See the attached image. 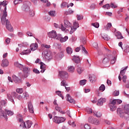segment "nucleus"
Segmentation results:
<instances>
[{
  "mask_svg": "<svg viewBox=\"0 0 129 129\" xmlns=\"http://www.w3.org/2000/svg\"><path fill=\"white\" fill-rule=\"evenodd\" d=\"M109 62V58L108 57H105L103 59V63L104 64H107Z\"/></svg>",
  "mask_w": 129,
  "mask_h": 129,
  "instance_id": "nucleus-46",
  "label": "nucleus"
},
{
  "mask_svg": "<svg viewBox=\"0 0 129 129\" xmlns=\"http://www.w3.org/2000/svg\"><path fill=\"white\" fill-rule=\"evenodd\" d=\"M111 26H112L111 23H107V25L104 27V30H105V31H108V30H109V29L111 28Z\"/></svg>",
  "mask_w": 129,
  "mask_h": 129,
  "instance_id": "nucleus-38",
  "label": "nucleus"
},
{
  "mask_svg": "<svg viewBox=\"0 0 129 129\" xmlns=\"http://www.w3.org/2000/svg\"><path fill=\"white\" fill-rule=\"evenodd\" d=\"M106 101V99L104 98H101L98 100V102L97 103V105L99 106H101L102 105H103V103Z\"/></svg>",
  "mask_w": 129,
  "mask_h": 129,
  "instance_id": "nucleus-20",
  "label": "nucleus"
},
{
  "mask_svg": "<svg viewBox=\"0 0 129 129\" xmlns=\"http://www.w3.org/2000/svg\"><path fill=\"white\" fill-rule=\"evenodd\" d=\"M59 76L61 78H63V79H66V78H68V73L65 71H61L59 72Z\"/></svg>",
  "mask_w": 129,
  "mask_h": 129,
  "instance_id": "nucleus-18",
  "label": "nucleus"
},
{
  "mask_svg": "<svg viewBox=\"0 0 129 129\" xmlns=\"http://www.w3.org/2000/svg\"><path fill=\"white\" fill-rule=\"evenodd\" d=\"M82 19H83V16H82L81 15H77L78 21H80V20H82Z\"/></svg>",
  "mask_w": 129,
  "mask_h": 129,
  "instance_id": "nucleus-64",
  "label": "nucleus"
},
{
  "mask_svg": "<svg viewBox=\"0 0 129 129\" xmlns=\"http://www.w3.org/2000/svg\"><path fill=\"white\" fill-rule=\"evenodd\" d=\"M128 67H126L124 69L121 70L120 72V75L118 76V79L119 81H121V77L120 76H124V74H125V71H126V70L127 69Z\"/></svg>",
  "mask_w": 129,
  "mask_h": 129,
  "instance_id": "nucleus-16",
  "label": "nucleus"
},
{
  "mask_svg": "<svg viewBox=\"0 0 129 129\" xmlns=\"http://www.w3.org/2000/svg\"><path fill=\"white\" fill-rule=\"evenodd\" d=\"M84 70H85L84 68L81 66L78 67V68H77V72L78 74H79V75H80L81 74H82V73L84 72Z\"/></svg>",
  "mask_w": 129,
  "mask_h": 129,
  "instance_id": "nucleus-23",
  "label": "nucleus"
},
{
  "mask_svg": "<svg viewBox=\"0 0 129 129\" xmlns=\"http://www.w3.org/2000/svg\"><path fill=\"white\" fill-rule=\"evenodd\" d=\"M92 26H93V27H94L95 28H99V24L98 23H92Z\"/></svg>",
  "mask_w": 129,
  "mask_h": 129,
  "instance_id": "nucleus-53",
  "label": "nucleus"
},
{
  "mask_svg": "<svg viewBox=\"0 0 129 129\" xmlns=\"http://www.w3.org/2000/svg\"><path fill=\"white\" fill-rule=\"evenodd\" d=\"M30 49L31 51H35L38 49V43H32L30 45Z\"/></svg>",
  "mask_w": 129,
  "mask_h": 129,
  "instance_id": "nucleus-26",
  "label": "nucleus"
},
{
  "mask_svg": "<svg viewBox=\"0 0 129 129\" xmlns=\"http://www.w3.org/2000/svg\"><path fill=\"white\" fill-rule=\"evenodd\" d=\"M66 51L69 55H71V54L73 53V49L70 46L67 47L66 49Z\"/></svg>",
  "mask_w": 129,
  "mask_h": 129,
  "instance_id": "nucleus-29",
  "label": "nucleus"
},
{
  "mask_svg": "<svg viewBox=\"0 0 129 129\" xmlns=\"http://www.w3.org/2000/svg\"><path fill=\"white\" fill-rule=\"evenodd\" d=\"M104 9H106V10H109L110 9V5L109 4H106L103 6Z\"/></svg>",
  "mask_w": 129,
  "mask_h": 129,
  "instance_id": "nucleus-51",
  "label": "nucleus"
},
{
  "mask_svg": "<svg viewBox=\"0 0 129 129\" xmlns=\"http://www.w3.org/2000/svg\"><path fill=\"white\" fill-rule=\"evenodd\" d=\"M9 60L7 59V58H5V59H4L3 60H2V63L1 64V66L2 67H8V66H9Z\"/></svg>",
  "mask_w": 129,
  "mask_h": 129,
  "instance_id": "nucleus-22",
  "label": "nucleus"
},
{
  "mask_svg": "<svg viewBox=\"0 0 129 129\" xmlns=\"http://www.w3.org/2000/svg\"><path fill=\"white\" fill-rule=\"evenodd\" d=\"M0 118H5L6 120H8V116H7V114L5 113V111L3 109H0Z\"/></svg>",
  "mask_w": 129,
  "mask_h": 129,
  "instance_id": "nucleus-17",
  "label": "nucleus"
},
{
  "mask_svg": "<svg viewBox=\"0 0 129 129\" xmlns=\"http://www.w3.org/2000/svg\"><path fill=\"white\" fill-rule=\"evenodd\" d=\"M86 110L89 114L92 113V109L91 108H86Z\"/></svg>",
  "mask_w": 129,
  "mask_h": 129,
  "instance_id": "nucleus-58",
  "label": "nucleus"
},
{
  "mask_svg": "<svg viewBox=\"0 0 129 129\" xmlns=\"http://www.w3.org/2000/svg\"><path fill=\"white\" fill-rule=\"evenodd\" d=\"M54 28H56V29H60L62 32H65L66 31V28L64 27V25L63 24H60V25H58V24L54 23Z\"/></svg>",
  "mask_w": 129,
  "mask_h": 129,
  "instance_id": "nucleus-14",
  "label": "nucleus"
},
{
  "mask_svg": "<svg viewBox=\"0 0 129 129\" xmlns=\"http://www.w3.org/2000/svg\"><path fill=\"white\" fill-rule=\"evenodd\" d=\"M110 109L111 111H114L115 109H116V107H115V105H109Z\"/></svg>",
  "mask_w": 129,
  "mask_h": 129,
  "instance_id": "nucleus-45",
  "label": "nucleus"
},
{
  "mask_svg": "<svg viewBox=\"0 0 129 129\" xmlns=\"http://www.w3.org/2000/svg\"><path fill=\"white\" fill-rule=\"evenodd\" d=\"M41 73H44L46 71V66L42 62H40Z\"/></svg>",
  "mask_w": 129,
  "mask_h": 129,
  "instance_id": "nucleus-28",
  "label": "nucleus"
},
{
  "mask_svg": "<svg viewBox=\"0 0 129 129\" xmlns=\"http://www.w3.org/2000/svg\"><path fill=\"white\" fill-rule=\"evenodd\" d=\"M12 78L13 79V81L15 83H21V80L20 78H19L18 77H17L16 75H14L12 76Z\"/></svg>",
  "mask_w": 129,
  "mask_h": 129,
  "instance_id": "nucleus-25",
  "label": "nucleus"
},
{
  "mask_svg": "<svg viewBox=\"0 0 129 129\" xmlns=\"http://www.w3.org/2000/svg\"><path fill=\"white\" fill-rule=\"evenodd\" d=\"M21 95L22 97V100H25V99H28V98L29 97V94L27 92L23 93V94Z\"/></svg>",
  "mask_w": 129,
  "mask_h": 129,
  "instance_id": "nucleus-30",
  "label": "nucleus"
},
{
  "mask_svg": "<svg viewBox=\"0 0 129 129\" xmlns=\"http://www.w3.org/2000/svg\"><path fill=\"white\" fill-rule=\"evenodd\" d=\"M78 28H79V23H78V22L75 21L73 26H72L71 30L70 31V34H73Z\"/></svg>",
  "mask_w": 129,
  "mask_h": 129,
  "instance_id": "nucleus-7",
  "label": "nucleus"
},
{
  "mask_svg": "<svg viewBox=\"0 0 129 129\" xmlns=\"http://www.w3.org/2000/svg\"><path fill=\"white\" fill-rule=\"evenodd\" d=\"M55 109L58 112L62 113V114H64V113H65V111H62V109H61V107L59 106H56Z\"/></svg>",
  "mask_w": 129,
  "mask_h": 129,
  "instance_id": "nucleus-37",
  "label": "nucleus"
},
{
  "mask_svg": "<svg viewBox=\"0 0 129 129\" xmlns=\"http://www.w3.org/2000/svg\"><path fill=\"white\" fill-rule=\"evenodd\" d=\"M7 103L8 102L5 100H0V109H3L4 107L6 106Z\"/></svg>",
  "mask_w": 129,
  "mask_h": 129,
  "instance_id": "nucleus-27",
  "label": "nucleus"
},
{
  "mask_svg": "<svg viewBox=\"0 0 129 129\" xmlns=\"http://www.w3.org/2000/svg\"><path fill=\"white\" fill-rule=\"evenodd\" d=\"M60 85L61 86H64L66 87V86H68V85L67 84V83H66V81L65 80H62L60 83Z\"/></svg>",
  "mask_w": 129,
  "mask_h": 129,
  "instance_id": "nucleus-48",
  "label": "nucleus"
},
{
  "mask_svg": "<svg viewBox=\"0 0 129 129\" xmlns=\"http://www.w3.org/2000/svg\"><path fill=\"white\" fill-rule=\"evenodd\" d=\"M7 98L8 100H9L11 102H13L14 104H15V101H14V98H13V96H12V95H11V94H7Z\"/></svg>",
  "mask_w": 129,
  "mask_h": 129,
  "instance_id": "nucleus-31",
  "label": "nucleus"
},
{
  "mask_svg": "<svg viewBox=\"0 0 129 129\" xmlns=\"http://www.w3.org/2000/svg\"><path fill=\"white\" fill-rule=\"evenodd\" d=\"M32 124H33V122L32 121L28 120L26 121V128H30L31 126H32Z\"/></svg>",
  "mask_w": 129,
  "mask_h": 129,
  "instance_id": "nucleus-33",
  "label": "nucleus"
},
{
  "mask_svg": "<svg viewBox=\"0 0 129 129\" xmlns=\"http://www.w3.org/2000/svg\"><path fill=\"white\" fill-rule=\"evenodd\" d=\"M28 108L30 113H34V107L33 106L32 102H29L28 103Z\"/></svg>",
  "mask_w": 129,
  "mask_h": 129,
  "instance_id": "nucleus-19",
  "label": "nucleus"
},
{
  "mask_svg": "<svg viewBox=\"0 0 129 129\" xmlns=\"http://www.w3.org/2000/svg\"><path fill=\"white\" fill-rule=\"evenodd\" d=\"M48 14L51 17H55L56 16V12L54 11H50L49 12H48Z\"/></svg>",
  "mask_w": 129,
  "mask_h": 129,
  "instance_id": "nucleus-42",
  "label": "nucleus"
},
{
  "mask_svg": "<svg viewBox=\"0 0 129 129\" xmlns=\"http://www.w3.org/2000/svg\"><path fill=\"white\" fill-rule=\"evenodd\" d=\"M82 50L83 53H84L85 54H87V51H86V49H85V47H84L83 45H81L80 47H77L75 49L76 52H79L80 50Z\"/></svg>",
  "mask_w": 129,
  "mask_h": 129,
  "instance_id": "nucleus-12",
  "label": "nucleus"
},
{
  "mask_svg": "<svg viewBox=\"0 0 129 129\" xmlns=\"http://www.w3.org/2000/svg\"><path fill=\"white\" fill-rule=\"evenodd\" d=\"M48 36L49 38L55 39V38H57L58 35H57V32L56 31L52 30L48 33Z\"/></svg>",
  "mask_w": 129,
  "mask_h": 129,
  "instance_id": "nucleus-11",
  "label": "nucleus"
},
{
  "mask_svg": "<svg viewBox=\"0 0 129 129\" xmlns=\"http://www.w3.org/2000/svg\"><path fill=\"white\" fill-rule=\"evenodd\" d=\"M55 93L57 94V95H58V96H60V97H61L62 99H63L64 97H63V95H62V94H61V92L60 91H56Z\"/></svg>",
  "mask_w": 129,
  "mask_h": 129,
  "instance_id": "nucleus-49",
  "label": "nucleus"
},
{
  "mask_svg": "<svg viewBox=\"0 0 129 129\" xmlns=\"http://www.w3.org/2000/svg\"><path fill=\"white\" fill-rule=\"evenodd\" d=\"M14 65L15 67H17L21 69L24 73V77L25 78H27L29 76V68L24 66L23 64L19 63V62L17 61L14 63Z\"/></svg>",
  "mask_w": 129,
  "mask_h": 129,
  "instance_id": "nucleus-1",
  "label": "nucleus"
},
{
  "mask_svg": "<svg viewBox=\"0 0 129 129\" xmlns=\"http://www.w3.org/2000/svg\"><path fill=\"white\" fill-rule=\"evenodd\" d=\"M5 20H4V22L3 23V21L1 20V22L2 25H6V28L8 31H10V32H13V27H12V25H11V24H10V21H9V20H7V17H5Z\"/></svg>",
  "mask_w": 129,
  "mask_h": 129,
  "instance_id": "nucleus-6",
  "label": "nucleus"
},
{
  "mask_svg": "<svg viewBox=\"0 0 129 129\" xmlns=\"http://www.w3.org/2000/svg\"><path fill=\"white\" fill-rule=\"evenodd\" d=\"M112 8V9H115V8L117 7V5L114 3H111L110 5V7Z\"/></svg>",
  "mask_w": 129,
  "mask_h": 129,
  "instance_id": "nucleus-54",
  "label": "nucleus"
},
{
  "mask_svg": "<svg viewBox=\"0 0 129 129\" xmlns=\"http://www.w3.org/2000/svg\"><path fill=\"white\" fill-rule=\"evenodd\" d=\"M73 60H74V62H75V63H80V58H79V56L74 55Z\"/></svg>",
  "mask_w": 129,
  "mask_h": 129,
  "instance_id": "nucleus-34",
  "label": "nucleus"
},
{
  "mask_svg": "<svg viewBox=\"0 0 129 129\" xmlns=\"http://www.w3.org/2000/svg\"><path fill=\"white\" fill-rule=\"evenodd\" d=\"M86 82H87V80L84 79L80 81V85L81 86L85 85L86 84Z\"/></svg>",
  "mask_w": 129,
  "mask_h": 129,
  "instance_id": "nucleus-44",
  "label": "nucleus"
},
{
  "mask_svg": "<svg viewBox=\"0 0 129 129\" xmlns=\"http://www.w3.org/2000/svg\"><path fill=\"white\" fill-rule=\"evenodd\" d=\"M67 7L68 9L69 8V5H68V3L67 2H62L60 4V8L61 9H65Z\"/></svg>",
  "mask_w": 129,
  "mask_h": 129,
  "instance_id": "nucleus-32",
  "label": "nucleus"
},
{
  "mask_svg": "<svg viewBox=\"0 0 129 129\" xmlns=\"http://www.w3.org/2000/svg\"><path fill=\"white\" fill-rule=\"evenodd\" d=\"M0 3L1 4L2 8L4 9V14L2 17L1 18L2 23H4L5 22V20H6L5 17H8V14H7V5H8V3H7V1H6Z\"/></svg>",
  "mask_w": 129,
  "mask_h": 129,
  "instance_id": "nucleus-4",
  "label": "nucleus"
},
{
  "mask_svg": "<svg viewBox=\"0 0 129 129\" xmlns=\"http://www.w3.org/2000/svg\"><path fill=\"white\" fill-rule=\"evenodd\" d=\"M64 27L66 28V31H63L65 33H68L71 31L72 29V24L67 20H64Z\"/></svg>",
  "mask_w": 129,
  "mask_h": 129,
  "instance_id": "nucleus-5",
  "label": "nucleus"
},
{
  "mask_svg": "<svg viewBox=\"0 0 129 129\" xmlns=\"http://www.w3.org/2000/svg\"><path fill=\"white\" fill-rule=\"evenodd\" d=\"M18 121L20 123V127L21 128H24L25 127H27L26 126V122L24 121V120L23 119V117H22V115H19L18 116Z\"/></svg>",
  "mask_w": 129,
  "mask_h": 129,
  "instance_id": "nucleus-8",
  "label": "nucleus"
},
{
  "mask_svg": "<svg viewBox=\"0 0 129 129\" xmlns=\"http://www.w3.org/2000/svg\"><path fill=\"white\" fill-rule=\"evenodd\" d=\"M5 110L6 113L7 115H9V116H12V115H14V111L8 109H5Z\"/></svg>",
  "mask_w": 129,
  "mask_h": 129,
  "instance_id": "nucleus-35",
  "label": "nucleus"
},
{
  "mask_svg": "<svg viewBox=\"0 0 129 129\" xmlns=\"http://www.w3.org/2000/svg\"><path fill=\"white\" fill-rule=\"evenodd\" d=\"M57 40H59L60 43H64L68 40V36H66L64 37L62 36V35L59 34H57V37L56 38Z\"/></svg>",
  "mask_w": 129,
  "mask_h": 129,
  "instance_id": "nucleus-10",
  "label": "nucleus"
},
{
  "mask_svg": "<svg viewBox=\"0 0 129 129\" xmlns=\"http://www.w3.org/2000/svg\"><path fill=\"white\" fill-rule=\"evenodd\" d=\"M42 57L44 61H47V62H49V61H51V60L53 59V56H52V52H51V51L48 49L44 50L42 52Z\"/></svg>",
  "mask_w": 129,
  "mask_h": 129,
  "instance_id": "nucleus-3",
  "label": "nucleus"
},
{
  "mask_svg": "<svg viewBox=\"0 0 129 129\" xmlns=\"http://www.w3.org/2000/svg\"><path fill=\"white\" fill-rule=\"evenodd\" d=\"M84 128L85 129H91V127L90 126V125H89L88 124H85L84 125Z\"/></svg>",
  "mask_w": 129,
  "mask_h": 129,
  "instance_id": "nucleus-61",
  "label": "nucleus"
},
{
  "mask_svg": "<svg viewBox=\"0 0 129 129\" xmlns=\"http://www.w3.org/2000/svg\"><path fill=\"white\" fill-rule=\"evenodd\" d=\"M16 92L19 94H22L24 92V89L23 88H17L16 89Z\"/></svg>",
  "mask_w": 129,
  "mask_h": 129,
  "instance_id": "nucleus-43",
  "label": "nucleus"
},
{
  "mask_svg": "<svg viewBox=\"0 0 129 129\" xmlns=\"http://www.w3.org/2000/svg\"><path fill=\"white\" fill-rule=\"evenodd\" d=\"M123 112H122V109L120 108L117 109V113L119 115L120 117H123L124 116V113L129 115V104H126L124 106Z\"/></svg>",
  "mask_w": 129,
  "mask_h": 129,
  "instance_id": "nucleus-2",
  "label": "nucleus"
},
{
  "mask_svg": "<svg viewBox=\"0 0 129 129\" xmlns=\"http://www.w3.org/2000/svg\"><path fill=\"white\" fill-rule=\"evenodd\" d=\"M27 3H24L21 7L22 11L24 12H29L30 11V7L28 6L29 2H27Z\"/></svg>",
  "mask_w": 129,
  "mask_h": 129,
  "instance_id": "nucleus-13",
  "label": "nucleus"
},
{
  "mask_svg": "<svg viewBox=\"0 0 129 129\" xmlns=\"http://www.w3.org/2000/svg\"><path fill=\"white\" fill-rule=\"evenodd\" d=\"M67 99L68 100V101H69V102H70V103H73V104H75V100H74V99L72 98V97H71V96H70V94H67Z\"/></svg>",
  "mask_w": 129,
  "mask_h": 129,
  "instance_id": "nucleus-21",
  "label": "nucleus"
},
{
  "mask_svg": "<svg viewBox=\"0 0 129 129\" xmlns=\"http://www.w3.org/2000/svg\"><path fill=\"white\" fill-rule=\"evenodd\" d=\"M68 70L69 72H71V73H73L75 70V67L70 66L68 67Z\"/></svg>",
  "mask_w": 129,
  "mask_h": 129,
  "instance_id": "nucleus-39",
  "label": "nucleus"
},
{
  "mask_svg": "<svg viewBox=\"0 0 129 129\" xmlns=\"http://www.w3.org/2000/svg\"><path fill=\"white\" fill-rule=\"evenodd\" d=\"M113 95H114V96H118V95H119V91L116 90V91H114V92L113 93Z\"/></svg>",
  "mask_w": 129,
  "mask_h": 129,
  "instance_id": "nucleus-52",
  "label": "nucleus"
},
{
  "mask_svg": "<svg viewBox=\"0 0 129 129\" xmlns=\"http://www.w3.org/2000/svg\"><path fill=\"white\" fill-rule=\"evenodd\" d=\"M102 38H103L105 41H109V40H110V37H109V36L107 34L102 35Z\"/></svg>",
  "mask_w": 129,
  "mask_h": 129,
  "instance_id": "nucleus-41",
  "label": "nucleus"
},
{
  "mask_svg": "<svg viewBox=\"0 0 129 129\" xmlns=\"http://www.w3.org/2000/svg\"><path fill=\"white\" fill-rule=\"evenodd\" d=\"M33 72H34V73H35L36 74H39L40 73V71L38 70V69H34L33 70Z\"/></svg>",
  "mask_w": 129,
  "mask_h": 129,
  "instance_id": "nucleus-62",
  "label": "nucleus"
},
{
  "mask_svg": "<svg viewBox=\"0 0 129 129\" xmlns=\"http://www.w3.org/2000/svg\"><path fill=\"white\" fill-rule=\"evenodd\" d=\"M95 119V118H93V117H90L88 118V121L89 122H90V123L93 124Z\"/></svg>",
  "mask_w": 129,
  "mask_h": 129,
  "instance_id": "nucleus-47",
  "label": "nucleus"
},
{
  "mask_svg": "<svg viewBox=\"0 0 129 129\" xmlns=\"http://www.w3.org/2000/svg\"><path fill=\"white\" fill-rule=\"evenodd\" d=\"M116 61V57L114 56L113 59L111 60V64H114Z\"/></svg>",
  "mask_w": 129,
  "mask_h": 129,
  "instance_id": "nucleus-60",
  "label": "nucleus"
},
{
  "mask_svg": "<svg viewBox=\"0 0 129 129\" xmlns=\"http://www.w3.org/2000/svg\"><path fill=\"white\" fill-rule=\"evenodd\" d=\"M31 53V50L30 49H27L23 50L21 53V55H28V54H30Z\"/></svg>",
  "mask_w": 129,
  "mask_h": 129,
  "instance_id": "nucleus-40",
  "label": "nucleus"
},
{
  "mask_svg": "<svg viewBox=\"0 0 129 129\" xmlns=\"http://www.w3.org/2000/svg\"><path fill=\"white\" fill-rule=\"evenodd\" d=\"M81 43H82L84 45L86 44V38H82L81 39Z\"/></svg>",
  "mask_w": 129,
  "mask_h": 129,
  "instance_id": "nucleus-59",
  "label": "nucleus"
},
{
  "mask_svg": "<svg viewBox=\"0 0 129 129\" xmlns=\"http://www.w3.org/2000/svg\"><path fill=\"white\" fill-rule=\"evenodd\" d=\"M12 96H13L15 98H17L19 100H23V98L22 95H20L15 92H12L11 93Z\"/></svg>",
  "mask_w": 129,
  "mask_h": 129,
  "instance_id": "nucleus-15",
  "label": "nucleus"
},
{
  "mask_svg": "<svg viewBox=\"0 0 129 129\" xmlns=\"http://www.w3.org/2000/svg\"><path fill=\"white\" fill-rule=\"evenodd\" d=\"M115 100L116 101V104H120V103H121L122 102V101H121V100L115 99Z\"/></svg>",
  "mask_w": 129,
  "mask_h": 129,
  "instance_id": "nucleus-63",
  "label": "nucleus"
},
{
  "mask_svg": "<svg viewBox=\"0 0 129 129\" xmlns=\"http://www.w3.org/2000/svg\"><path fill=\"white\" fill-rule=\"evenodd\" d=\"M115 104H116L115 99H114L110 103H109V105H115Z\"/></svg>",
  "mask_w": 129,
  "mask_h": 129,
  "instance_id": "nucleus-57",
  "label": "nucleus"
},
{
  "mask_svg": "<svg viewBox=\"0 0 129 129\" xmlns=\"http://www.w3.org/2000/svg\"><path fill=\"white\" fill-rule=\"evenodd\" d=\"M96 80V77L94 75H89V81L91 83H93L95 82Z\"/></svg>",
  "mask_w": 129,
  "mask_h": 129,
  "instance_id": "nucleus-24",
  "label": "nucleus"
},
{
  "mask_svg": "<svg viewBox=\"0 0 129 129\" xmlns=\"http://www.w3.org/2000/svg\"><path fill=\"white\" fill-rule=\"evenodd\" d=\"M99 90L104 91L105 90V86L104 85H101L99 87Z\"/></svg>",
  "mask_w": 129,
  "mask_h": 129,
  "instance_id": "nucleus-50",
  "label": "nucleus"
},
{
  "mask_svg": "<svg viewBox=\"0 0 129 129\" xmlns=\"http://www.w3.org/2000/svg\"><path fill=\"white\" fill-rule=\"evenodd\" d=\"M29 15L31 17H34V16H35V11H34V10H30Z\"/></svg>",
  "mask_w": 129,
  "mask_h": 129,
  "instance_id": "nucleus-55",
  "label": "nucleus"
},
{
  "mask_svg": "<svg viewBox=\"0 0 129 129\" xmlns=\"http://www.w3.org/2000/svg\"><path fill=\"white\" fill-rule=\"evenodd\" d=\"M94 115L96 116V117H101V113L99 111H93Z\"/></svg>",
  "mask_w": 129,
  "mask_h": 129,
  "instance_id": "nucleus-36",
  "label": "nucleus"
},
{
  "mask_svg": "<svg viewBox=\"0 0 129 129\" xmlns=\"http://www.w3.org/2000/svg\"><path fill=\"white\" fill-rule=\"evenodd\" d=\"M93 124H99V120L95 118L94 121H93Z\"/></svg>",
  "mask_w": 129,
  "mask_h": 129,
  "instance_id": "nucleus-56",
  "label": "nucleus"
},
{
  "mask_svg": "<svg viewBox=\"0 0 129 129\" xmlns=\"http://www.w3.org/2000/svg\"><path fill=\"white\" fill-rule=\"evenodd\" d=\"M65 119H66V118L63 117H58L55 116L53 118V121L55 122V123H61V122L65 121Z\"/></svg>",
  "mask_w": 129,
  "mask_h": 129,
  "instance_id": "nucleus-9",
  "label": "nucleus"
}]
</instances>
